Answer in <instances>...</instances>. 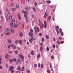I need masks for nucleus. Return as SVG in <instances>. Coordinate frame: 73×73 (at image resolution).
<instances>
[{"label":"nucleus","mask_w":73,"mask_h":73,"mask_svg":"<svg viewBox=\"0 0 73 73\" xmlns=\"http://www.w3.org/2000/svg\"><path fill=\"white\" fill-rule=\"evenodd\" d=\"M37 58H40V54H38L37 56Z\"/></svg>","instance_id":"2eb2a0df"},{"label":"nucleus","mask_w":73,"mask_h":73,"mask_svg":"<svg viewBox=\"0 0 73 73\" xmlns=\"http://www.w3.org/2000/svg\"><path fill=\"white\" fill-rule=\"evenodd\" d=\"M9 61L10 62V63H12V61H13V60L12 59H10Z\"/></svg>","instance_id":"f704fd0d"},{"label":"nucleus","mask_w":73,"mask_h":73,"mask_svg":"<svg viewBox=\"0 0 73 73\" xmlns=\"http://www.w3.org/2000/svg\"><path fill=\"white\" fill-rule=\"evenodd\" d=\"M57 43H58V44L59 45L60 44V42H59V41H57Z\"/></svg>","instance_id":"5fc2aeb1"},{"label":"nucleus","mask_w":73,"mask_h":73,"mask_svg":"<svg viewBox=\"0 0 73 73\" xmlns=\"http://www.w3.org/2000/svg\"><path fill=\"white\" fill-rule=\"evenodd\" d=\"M34 5L35 6H36L37 5V3L36 2H35L34 3Z\"/></svg>","instance_id":"58836bf2"},{"label":"nucleus","mask_w":73,"mask_h":73,"mask_svg":"<svg viewBox=\"0 0 73 73\" xmlns=\"http://www.w3.org/2000/svg\"><path fill=\"white\" fill-rule=\"evenodd\" d=\"M62 40V38L61 37H59V39H58V41H60V40Z\"/></svg>","instance_id":"c03bdc74"},{"label":"nucleus","mask_w":73,"mask_h":73,"mask_svg":"<svg viewBox=\"0 0 73 73\" xmlns=\"http://www.w3.org/2000/svg\"><path fill=\"white\" fill-rule=\"evenodd\" d=\"M15 54H17V53H18V51L16 50L15 51Z\"/></svg>","instance_id":"e433bc0d"},{"label":"nucleus","mask_w":73,"mask_h":73,"mask_svg":"<svg viewBox=\"0 0 73 73\" xmlns=\"http://www.w3.org/2000/svg\"><path fill=\"white\" fill-rule=\"evenodd\" d=\"M47 2L48 3H51V1H47Z\"/></svg>","instance_id":"a18cd8bd"},{"label":"nucleus","mask_w":73,"mask_h":73,"mask_svg":"<svg viewBox=\"0 0 73 73\" xmlns=\"http://www.w3.org/2000/svg\"><path fill=\"white\" fill-rule=\"evenodd\" d=\"M1 61H2V59L1 58L0 59V64H1Z\"/></svg>","instance_id":"72a5a7b5"},{"label":"nucleus","mask_w":73,"mask_h":73,"mask_svg":"<svg viewBox=\"0 0 73 73\" xmlns=\"http://www.w3.org/2000/svg\"><path fill=\"white\" fill-rule=\"evenodd\" d=\"M7 42H8L9 43H11V42H12V40H11L9 39L7 41Z\"/></svg>","instance_id":"ddd939ff"},{"label":"nucleus","mask_w":73,"mask_h":73,"mask_svg":"<svg viewBox=\"0 0 73 73\" xmlns=\"http://www.w3.org/2000/svg\"><path fill=\"white\" fill-rule=\"evenodd\" d=\"M11 73H13V72H14V70H11Z\"/></svg>","instance_id":"774afa93"},{"label":"nucleus","mask_w":73,"mask_h":73,"mask_svg":"<svg viewBox=\"0 0 73 73\" xmlns=\"http://www.w3.org/2000/svg\"><path fill=\"white\" fill-rule=\"evenodd\" d=\"M31 40L33 41L34 40H35V37H31Z\"/></svg>","instance_id":"b1692460"},{"label":"nucleus","mask_w":73,"mask_h":73,"mask_svg":"<svg viewBox=\"0 0 73 73\" xmlns=\"http://www.w3.org/2000/svg\"><path fill=\"white\" fill-rule=\"evenodd\" d=\"M40 64L39 63L38 64V67H40Z\"/></svg>","instance_id":"338daca9"},{"label":"nucleus","mask_w":73,"mask_h":73,"mask_svg":"<svg viewBox=\"0 0 73 73\" xmlns=\"http://www.w3.org/2000/svg\"><path fill=\"white\" fill-rule=\"evenodd\" d=\"M57 32L58 35H59V34H60V33H59V31H57Z\"/></svg>","instance_id":"680f3d73"},{"label":"nucleus","mask_w":73,"mask_h":73,"mask_svg":"<svg viewBox=\"0 0 73 73\" xmlns=\"http://www.w3.org/2000/svg\"><path fill=\"white\" fill-rule=\"evenodd\" d=\"M59 31H60V33H61V32H62V29H59Z\"/></svg>","instance_id":"c756f323"},{"label":"nucleus","mask_w":73,"mask_h":73,"mask_svg":"<svg viewBox=\"0 0 73 73\" xmlns=\"http://www.w3.org/2000/svg\"><path fill=\"white\" fill-rule=\"evenodd\" d=\"M29 36H30V37H31V36H33V33L32 32L30 31L29 33Z\"/></svg>","instance_id":"7ed1b4c3"},{"label":"nucleus","mask_w":73,"mask_h":73,"mask_svg":"<svg viewBox=\"0 0 73 73\" xmlns=\"http://www.w3.org/2000/svg\"><path fill=\"white\" fill-rule=\"evenodd\" d=\"M15 44H18V41L17 40H16V41L15 42Z\"/></svg>","instance_id":"ea45409f"},{"label":"nucleus","mask_w":73,"mask_h":73,"mask_svg":"<svg viewBox=\"0 0 73 73\" xmlns=\"http://www.w3.org/2000/svg\"><path fill=\"white\" fill-rule=\"evenodd\" d=\"M18 27V24L17 23L15 24L14 26V27Z\"/></svg>","instance_id":"f8f14e48"},{"label":"nucleus","mask_w":73,"mask_h":73,"mask_svg":"<svg viewBox=\"0 0 73 73\" xmlns=\"http://www.w3.org/2000/svg\"><path fill=\"white\" fill-rule=\"evenodd\" d=\"M19 44H23V42H22V40H19Z\"/></svg>","instance_id":"9b49d317"},{"label":"nucleus","mask_w":73,"mask_h":73,"mask_svg":"<svg viewBox=\"0 0 73 73\" xmlns=\"http://www.w3.org/2000/svg\"><path fill=\"white\" fill-rule=\"evenodd\" d=\"M12 22H15V19H13L11 20Z\"/></svg>","instance_id":"de8ad7c7"},{"label":"nucleus","mask_w":73,"mask_h":73,"mask_svg":"<svg viewBox=\"0 0 73 73\" xmlns=\"http://www.w3.org/2000/svg\"><path fill=\"white\" fill-rule=\"evenodd\" d=\"M47 73H50V71H49V70H47Z\"/></svg>","instance_id":"69168bd1"},{"label":"nucleus","mask_w":73,"mask_h":73,"mask_svg":"<svg viewBox=\"0 0 73 73\" xmlns=\"http://www.w3.org/2000/svg\"><path fill=\"white\" fill-rule=\"evenodd\" d=\"M6 31L7 32H9V29L8 28L7 29Z\"/></svg>","instance_id":"cd10ccee"},{"label":"nucleus","mask_w":73,"mask_h":73,"mask_svg":"<svg viewBox=\"0 0 73 73\" xmlns=\"http://www.w3.org/2000/svg\"><path fill=\"white\" fill-rule=\"evenodd\" d=\"M29 42H30V43H31V42H32V39H29Z\"/></svg>","instance_id":"6ab92c4d"},{"label":"nucleus","mask_w":73,"mask_h":73,"mask_svg":"<svg viewBox=\"0 0 73 73\" xmlns=\"http://www.w3.org/2000/svg\"><path fill=\"white\" fill-rule=\"evenodd\" d=\"M5 35H10V32L6 33H5Z\"/></svg>","instance_id":"f3484780"},{"label":"nucleus","mask_w":73,"mask_h":73,"mask_svg":"<svg viewBox=\"0 0 73 73\" xmlns=\"http://www.w3.org/2000/svg\"><path fill=\"white\" fill-rule=\"evenodd\" d=\"M31 55H34V54H35V52H34V51H31Z\"/></svg>","instance_id":"9d476101"},{"label":"nucleus","mask_w":73,"mask_h":73,"mask_svg":"<svg viewBox=\"0 0 73 73\" xmlns=\"http://www.w3.org/2000/svg\"><path fill=\"white\" fill-rule=\"evenodd\" d=\"M19 56L20 57V58H22V59H23L24 58V56H23L22 54H20L19 55Z\"/></svg>","instance_id":"423d86ee"},{"label":"nucleus","mask_w":73,"mask_h":73,"mask_svg":"<svg viewBox=\"0 0 73 73\" xmlns=\"http://www.w3.org/2000/svg\"><path fill=\"white\" fill-rule=\"evenodd\" d=\"M51 19V17H50V16L49 17H48V19L49 20H50Z\"/></svg>","instance_id":"0e129e2a"},{"label":"nucleus","mask_w":73,"mask_h":73,"mask_svg":"<svg viewBox=\"0 0 73 73\" xmlns=\"http://www.w3.org/2000/svg\"><path fill=\"white\" fill-rule=\"evenodd\" d=\"M61 36H64V33H63L62 32H61Z\"/></svg>","instance_id":"c9c22d12"},{"label":"nucleus","mask_w":73,"mask_h":73,"mask_svg":"<svg viewBox=\"0 0 73 73\" xmlns=\"http://www.w3.org/2000/svg\"><path fill=\"white\" fill-rule=\"evenodd\" d=\"M13 23H11V25H10V26L11 27H13Z\"/></svg>","instance_id":"4468645a"},{"label":"nucleus","mask_w":73,"mask_h":73,"mask_svg":"<svg viewBox=\"0 0 73 73\" xmlns=\"http://www.w3.org/2000/svg\"><path fill=\"white\" fill-rule=\"evenodd\" d=\"M3 69V67H2V66H0V69Z\"/></svg>","instance_id":"4d7b16f0"},{"label":"nucleus","mask_w":73,"mask_h":73,"mask_svg":"<svg viewBox=\"0 0 73 73\" xmlns=\"http://www.w3.org/2000/svg\"><path fill=\"white\" fill-rule=\"evenodd\" d=\"M16 7L17 8H19V5H16Z\"/></svg>","instance_id":"4c0bfd02"},{"label":"nucleus","mask_w":73,"mask_h":73,"mask_svg":"<svg viewBox=\"0 0 73 73\" xmlns=\"http://www.w3.org/2000/svg\"><path fill=\"white\" fill-rule=\"evenodd\" d=\"M16 61V58H14L13 59V61H14V62H15V61Z\"/></svg>","instance_id":"473e14b6"},{"label":"nucleus","mask_w":73,"mask_h":73,"mask_svg":"<svg viewBox=\"0 0 73 73\" xmlns=\"http://www.w3.org/2000/svg\"><path fill=\"white\" fill-rule=\"evenodd\" d=\"M5 16L6 19V20L7 21L8 20V14H7V13H6L5 14Z\"/></svg>","instance_id":"20e7f679"},{"label":"nucleus","mask_w":73,"mask_h":73,"mask_svg":"<svg viewBox=\"0 0 73 73\" xmlns=\"http://www.w3.org/2000/svg\"><path fill=\"white\" fill-rule=\"evenodd\" d=\"M46 39H48L49 38V35H47L46 36Z\"/></svg>","instance_id":"bb28decb"},{"label":"nucleus","mask_w":73,"mask_h":73,"mask_svg":"<svg viewBox=\"0 0 73 73\" xmlns=\"http://www.w3.org/2000/svg\"><path fill=\"white\" fill-rule=\"evenodd\" d=\"M43 64H42L41 65L40 67H41V69H42V68H43Z\"/></svg>","instance_id":"a878e982"},{"label":"nucleus","mask_w":73,"mask_h":73,"mask_svg":"<svg viewBox=\"0 0 73 73\" xmlns=\"http://www.w3.org/2000/svg\"><path fill=\"white\" fill-rule=\"evenodd\" d=\"M8 55L7 54H6L5 55V58H7L8 57Z\"/></svg>","instance_id":"5701e85b"},{"label":"nucleus","mask_w":73,"mask_h":73,"mask_svg":"<svg viewBox=\"0 0 73 73\" xmlns=\"http://www.w3.org/2000/svg\"><path fill=\"white\" fill-rule=\"evenodd\" d=\"M42 42H44V41H45V39H44V38H42Z\"/></svg>","instance_id":"a19ab883"},{"label":"nucleus","mask_w":73,"mask_h":73,"mask_svg":"<svg viewBox=\"0 0 73 73\" xmlns=\"http://www.w3.org/2000/svg\"><path fill=\"white\" fill-rule=\"evenodd\" d=\"M52 47H53V48H55V45H52Z\"/></svg>","instance_id":"603ef678"},{"label":"nucleus","mask_w":73,"mask_h":73,"mask_svg":"<svg viewBox=\"0 0 73 73\" xmlns=\"http://www.w3.org/2000/svg\"><path fill=\"white\" fill-rule=\"evenodd\" d=\"M20 60V58H18V59L17 60V62H19Z\"/></svg>","instance_id":"4be33fe9"},{"label":"nucleus","mask_w":73,"mask_h":73,"mask_svg":"<svg viewBox=\"0 0 73 73\" xmlns=\"http://www.w3.org/2000/svg\"><path fill=\"white\" fill-rule=\"evenodd\" d=\"M37 66V64H35L34 65V67L35 68H36Z\"/></svg>","instance_id":"2f4dec72"},{"label":"nucleus","mask_w":73,"mask_h":73,"mask_svg":"<svg viewBox=\"0 0 73 73\" xmlns=\"http://www.w3.org/2000/svg\"><path fill=\"white\" fill-rule=\"evenodd\" d=\"M6 68H8V64H6Z\"/></svg>","instance_id":"79ce46f5"},{"label":"nucleus","mask_w":73,"mask_h":73,"mask_svg":"<svg viewBox=\"0 0 73 73\" xmlns=\"http://www.w3.org/2000/svg\"><path fill=\"white\" fill-rule=\"evenodd\" d=\"M17 69L18 70H21V68H20V66H18L17 67Z\"/></svg>","instance_id":"a211bd4d"},{"label":"nucleus","mask_w":73,"mask_h":73,"mask_svg":"<svg viewBox=\"0 0 73 73\" xmlns=\"http://www.w3.org/2000/svg\"><path fill=\"white\" fill-rule=\"evenodd\" d=\"M44 24H42L41 27H40V28H43V27H44V28H46L47 27V25H46V21H44Z\"/></svg>","instance_id":"f257e3e1"},{"label":"nucleus","mask_w":73,"mask_h":73,"mask_svg":"<svg viewBox=\"0 0 73 73\" xmlns=\"http://www.w3.org/2000/svg\"><path fill=\"white\" fill-rule=\"evenodd\" d=\"M52 63H50V68H52Z\"/></svg>","instance_id":"8fccbe9b"},{"label":"nucleus","mask_w":73,"mask_h":73,"mask_svg":"<svg viewBox=\"0 0 73 73\" xmlns=\"http://www.w3.org/2000/svg\"><path fill=\"white\" fill-rule=\"evenodd\" d=\"M29 9V8H28V7H26L25 8V9L26 10H28V9Z\"/></svg>","instance_id":"864d4df0"},{"label":"nucleus","mask_w":73,"mask_h":73,"mask_svg":"<svg viewBox=\"0 0 73 73\" xmlns=\"http://www.w3.org/2000/svg\"><path fill=\"white\" fill-rule=\"evenodd\" d=\"M59 28L58 26H56L55 27V28L56 29H58Z\"/></svg>","instance_id":"3c124183"},{"label":"nucleus","mask_w":73,"mask_h":73,"mask_svg":"<svg viewBox=\"0 0 73 73\" xmlns=\"http://www.w3.org/2000/svg\"><path fill=\"white\" fill-rule=\"evenodd\" d=\"M13 5H14V3H12L11 5V7H12V6H13Z\"/></svg>","instance_id":"09e8293b"},{"label":"nucleus","mask_w":73,"mask_h":73,"mask_svg":"<svg viewBox=\"0 0 73 73\" xmlns=\"http://www.w3.org/2000/svg\"><path fill=\"white\" fill-rule=\"evenodd\" d=\"M42 46H41L40 48V50L41 51V50H42Z\"/></svg>","instance_id":"6e6d98bb"},{"label":"nucleus","mask_w":73,"mask_h":73,"mask_svg":"<svg viewBox=\"0 0 73 73\" xmlns=\"http://www.w3.org/2000/svg\"><path fill=\"white\" fill-rule=\"evenodd\" d=\"M24 69H25L24 67H23L21 68L22 71H24Z\"/></svg>","instance_id":"393cba45"},{"label":"nucleus","mask_w":73,"mask_h":73,"mask_svg":"<svg viewBox=\"0 0 73 73\" xmlns=\"http://www.w3.org/2000/svg\"><path fill=\"white\" fill-rule=\"evenodd\" d=\"M9 18L11 19H12V15H11L9 16Z\"/></svg>","instance_id":"7c9ffc66"},{"label":"nucleus","mask_w":73,"mask_h":73,"mask_svg":"<svg viewBox=\"0 0 73 73\" xmlns=\"http://www.w3.org/2000/svg\"><path fill=\"white\" fill-rule=\"evenodd\" d=\"M27 72L28 73H30V71H29V70H27Z\"/></svg>","instance_id":"49530a36"},{"label":"nucleus","mask_w":73,"mask_h":73,"mask_svg":"<svg viewBox=\"0 0 73 73\" xmlns=\"http://www.w3.org/2000/svg\"><path fill=\"white\" fill-rule=\"evenodd\" d=\"M64 41H62L61 42V44H64Z\"/></svg>","instance_id":"e2e57ef3"},{"label":"nucleus","mask_w":73,"mask_h":73,"mask_svg":"<svg viewBox=\"0 0 73 73\" xmlns=\"http://www.w3.org/2000/svg\"><path fill=\"white\" fill-rule=\"evenodd\" d=\"M12 51H9V53L10 54H12Z\"/></svg>","instance_id":"bf43d9fd"},{"label":"nucleus","mask_w":73,"mask_h":73,"mask_svg":"<svg viewBox=\"0 0 73 73\" xmlns=\"http://www.w3.org/2000/svg\"><path fill=\"white\" fill-rule=\"evenodd\" d=\"M46 50L47 51H49V47L47 46L46 48Z\"/></svg>","instance_id":"412c9836"},{"label":"nucleus","mask_w":73,"mask_h":73,"mask_svg":"<svg viewBox=\"0 0 73 73\" xmlns=\"http://www.w3.org/2000/svg\"><path fill=\"white\" fill-rule=\"evenodd\" d=\"M11 33H15V31H14V29H11Z\"/></svg>","instance_id":"dca6fc26"},{"label":"nucleus","mask_w":73,"mask_h":73,"mask_svg":"<svg viewBox=\"0 0 73 73\" xmlns=\"http://www.w3.org/2000/svg\"><path fill=\"white\" fill-rule=\"evenodd\" d=\"M24 14L25 15H27V14H28V11H25L24 12Z\"/></svg>","instance_id":"aec40b11"},{"label":"nucleus","mask_w":73,"mask_h":73,"mask_svg":"<svg viewBox=\"0 0 73 73\" xmlns=\"http://www.w3.org/2000/svg\"><path fill=\"white\" fill-rule=\"evenodd\" d=\"M53 41H54V42H55V41H56V40H55V39L54 38H53Z\"/></svg>","instance_id":"052dcab7"},{"label":"nucleus","mask_w":73,"mask_h":73,"mask_svg":"<svg viewBox=\"0 0 73 73\" xmlns=\"http://www.w3.org/2000/svg\"><path fill=\"white\" fill-rule=\"evenodd\" d=\"M16 48V46H15L13 47V49H15Z\"/></svg>","instance_id":"37998d69"},{"label":"nucleus","mask_w":73,"mask_h":73,"mask_svg":"<svg viewBox=\"0 0 73 73\" xmlns=\"http://www.w3.org/2000/svg\"><path fill=\"white\" fill-rule=\"evenodd\" d=\"M34 29L35 30V32L36 33H37L38 32L40 31V29L37 27H35L34 28Z\"/></svg>","instance_id":"f03ea898"},{"label":"nucleus","mask_w":73,"mask_h":73,"mask_svg":"<svg viewBox=\"0 0 73 73\" xmlns=\"http://www.w3.org/2000/svg\"><path fill=\"white\" fill-rule=\"evenodd\" d=\"M24 16L25 19H27V18H28V17L26 15H24Z\"/></svg>","instance_id":"c85d7f7f"},{"label":"nucleus","mask_w":73,"mask_h":73,"mask_svg":"<svg viewBox=\"0 0 73 73\" xmlns=\"http://www.w3.org/2000/svg\"><path fill=\"white\" fill-rule=\"evenodd\" d=\"M19 36L20 37H23V34L22 32H20L19 33Z\"/></svg>","instance_id":"0eeeda50"},{"label":"nucleus","mask_w":73,"mask_h":73,"mask_svg":"<svg viewBox=\"0 0 73 73\" xmlns=\"http://www.w3.org/2000/svg\"><path fill=\"white\" fill-rule=\"evenodd\" d=\"M18 19L19 20H21V18L20 17V14H19L18 15Z\"/></svg>","instance_id":"1a4fd4ad"},{"label":"nucleus","mask_w":73,"mask_h":73,"mask_svg":"<svg viewBox=\"0 0 73 73\" xmlns=\"http://www.w3.org/2000/svg\"><path fill=\"white\" fill-rule=\"evenodd\" d=\"M10 48H11V46H10V45H9L8 46V48L10 49Z\"/></svg>","instance_id":"13d9d810"},{"label":"nucleus","mask_w":73,"mask_h":73,"mask_svg":"<svg viewBox=\"0 0 73 73\" xmlns=\"http://www.w3.org/2000/svg\"><path fill=\"white\" fill-rule=\"evenodd\" d=\"M14 69V67H13V66H11L10 68H9V70H10V71L11 70H13V69Z\"/></svg>","instance_id":"39448f33"},{"label":"nucleus","mask_w":73,"mask_h":73,"mask_svg":"<svg viewBox=\"0 0 73 73\" xmlns=\"http://www.w3.org/2000/svg\"><path fill=\"white\" fill-rule=\"evenodd\" d=\"M33 10L34 12L36 11V8L34 6H33Z\"/></svg>","instance_id":"6e6552de"}]
</instances>
